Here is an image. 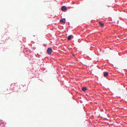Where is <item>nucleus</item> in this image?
<instances>
[{
	"label": "nucleus",
	"instance_id": "f257e3e1",
	"mask_svg": "<svg viewBox=\"0 0 127 127\" xmlns=\"http://www.w3.org/2000/svg\"><path fill=\"white\" fill-rule=\"evenodd\" d=\"M52 49L51 48L49 47L47 49V52L49 54H51L52 52Z\"/></svg>",
	"mask_w": 127,
	"mask_h": 127
},
{
	"label": "nucleus",
	"instance_id": "f03ea898",
	"mask_svg": "<svg viewBox=\"0 0 127 127\" xmlns=\"http://www.w3.org/2000/svg\"><path fill=\"white\" fill-rule=\"evenodd\" d=\"M60 21L61 23H65V18H63L62 19L60 20Z\"/></svg>",
	"mask_w": 127,
	"mask_h": 127
},
{
	"label": "nucleus",
	"instance_id": "7ed1b4c3",
	"mask_svg": "<svg viewBox=\"0 0 127 127\" xmlns=\"http://www.w3.org/2000/svg\"><path fill=\"white\" fill-rule=\"evenodd\" d=\"M67 9L66 7L65 6H63L62 7L61 9L63 11H64Z\"/></svg>",
	"mask_w": 127,
	"mask_h": 127
},
{
	"label": "nucleus",
	"instance_id": "20e7f679",
	"mask_svg": "<svg viewBox=\"0 0 127 127\" xmlns=\"http://www.w3.org/2000/svg\"><path fill=\"white\" fill-rule=\"evenodd\" d=\"M108 72H104L103 73L104 76V77H106L108 76Z\"/></svg>",
	"mask_w": 127,
	"mask_h": 127
},
{
	"label": "nucleus",
	"instance_id": "39448f33",
	"mask_svg": "<svg viewBox=\"0 0 127 127\" xmlns=\"http://www.w3.org/2000/svg\"><path fill=\"white\" fill-rule=\"evenodd\" d=\"M72 35H69L67 37V39L68 40H70L71 39Z\"/></svg>",
	"mask_w": 127,
	"mask_h": 127
},
{
	"label": "nucleus",
	"instance_id": "423d86ee",
	"mask_svg": "<svg viewBox=\"0 0 127 127\" xmlns=\"http://www.w3.org/2000/svg\"><path fill=\"white\" fill-rule=\"evenodd\" d=\"M87 89L86 87H84L82 88V90L83 91H85L87 90Z\"/></svg>",
	"mask_w": 127,
	"mask_h": 127
},
{
	"label": "nucleus",
	"instance_id": "0eeeda50",
	"mask_svg": "<svg viewBox=\"0 0 127 127\" xmlns=\"http://www.w3.org/2000/svg\"><path fill=\"white\" fill-rule=\"evenodd\" d=\"M99 24L101 27H103L104 25V24L100 22L99 23Z\"/></svg>",
	"mask_w": 127,
	"mask_h": 127
},
{
	"label": "nucleus",
	"instance_id": "6e6552de",
	"mask_svg": "<svg viewBox=\"0 0 127 127\" xmlns=\"http://www.w3.org/2000/svg\"><path fill=\"white\" fill-rule=\"evenodd\" d=\"M72 55H73V56H74V54H73Z\"/></svg>",
	"mask_w": 127,
	"mask_h": 127
}]
</instances>
